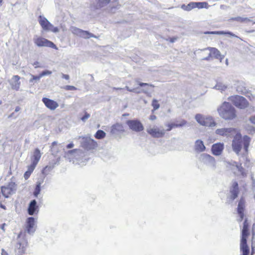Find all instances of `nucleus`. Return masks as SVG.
<instances>
[{"label": "nucleus", "mask_w": 255, "mask_h": 255, "mask_svg": "<svg viewBox=\"0 0 255 255\" xmlns=\"http://www.w3.org/2000/svg\"><path fill=\"white\" fill-rule=\"evenodd\" d=\"M217 112L219 116L225 121H232L237 117L235 108L229 102H223L217 108Z\"/></svg>", "instance_id": "obj_1"}, {"label": "nucleus", "mask_w": 255, "mask_h": 255, "mask_svg": "<svg viewBox=\"0 0 255 255\" xmlns=\"http://www.w3.org/2000/svg\"><path fill=\"white\" fill-rule=\"evenodd\" d=\"M250 140L251 139L248 136L245 135L242 137L241 133L238 131L234 136L232 141V145L233 151L239 155L243 147L244 150L247 152L248 150Z\"/></svg>", "instance_id": "obj_2"}, {"label": "nucleus", "mask_w": 255, "mask_h": 255, "mask_svg": "<svg viewBox=\"0 0 255 255\" xmlns=\"http://www.w3.org/2000/svg\"><path fill=\"white\" fill-rule=\"evenodd\" d=\"M195 119L199 125L202 126L212 128L216 125L214 119L210 116L197 114L195 116Z\"/></svg>", "instance_id": "obj_3"}, {"label": "nucleus", "mask_w": 255, "mask_h": 255, "mask_svg": "<svg viewBox=\"0 0 255 255\" xmlns=\"http://www.w3.org/2000/svg\"><path fill=\"white\" fill-rule=\"evenodd\" d=\"M199 161L208 168L215 170L216 168V161L215 158L207 153H202L199 157Z\"/></svg>", "instance_id": "obj_4"}, {"label": "nucleus", "mask_w": 255, "mask_h": 255, "mask_svg": "<svg viewBox=\"0 0 255 255\" xmlns=\"http://www.w3.org/2000/svg\"><path fill=\"white\" fill-rule=\"evenodd\" d=\"M63 150L64 157L70 161H73V162H75L74 159L79 161L80 157H82L84 155L83 151L79 149H74L66 151L65 149L63 148Z\"/></svg>", "instance_id": "obj_5"}, {"label": "nucleus", "mask_w": 255, "mask_h": 255, "mask_svg": "<svg viewBox=\"0 0 255 255\" xmlns=\"http://www.w3.org/2000/svg\"><path fill=\"white\" fill-rule=\"evenodd\" d=\"M236 107L243 109L249 106L247 100L243 97L238 95L231 96L228 98Z\"/></svg>", "instance_id": "obj_6"}, {"label": "nucleus", "mask_w": 255, "mask_h": 255, "mask_svg": "<svg viewBox=\"0 0 255 255\" xmlns=\"http://www.w3.org/2000/svg\"><path fill=\"white\" fill-rule=\"evenodd\" d=\"M17 190V185L14 182H10L6 186H1V192L4 198L14 194Z\"/></svg>", "instance_id": "obj_7"}, {"label": "nucleus", "mask_w": 255, "mask_h": 255, "mask_svg": "<svg viewBox=\"0 0 255 255\" xmlns=\"http://www.w3.org/2000/svg\"><path fill=\"white\" fill-rule=\"evenodd\" d=\"M147 132L154 138H160L164 136L165 130L156 126H150L146 128Z\"/></svg>", "instance_id": "obj_8"}, {"label": "nucleus", "mask_w": 255, "mask_h": 255, "mask_svg": "<svg viewBox=\"0 0 255 255\" xmlns=\"http://www.w3.org/2000/svg\"><path fill=\"white\" fill-rule=\"evenodd\" d=\"M239 131L237 128H224L217 129L215 133L220 136L227 137L234 136Z\"/></svg>", "instance_id": "obj_9"}, {"label": "nucleus", "mask_w": 255, "mask_h": 255, "mask_svg": "<svg viewBox=\"0 0 255 255\" xmlns=\"http://www.w3.org/2000/svg\"><path fill=\"white\" fill-rule=\"evenodd\" d=\"M69 30L73 34L83 38L87 39L90 37H96L93 34L90 33L89 31L82 30L74 26H70Z\"/></svg>", "instance_id": "obj_10"}, {"label": "nucleus", "mask_w": 255, "mask_h": 255, "mask_svg": "<svg viewBox=\"0 0 255 255\" xmlns=\"http://www.w3.org/2000/svg\"><path fill=\"white\" fill-rule=\"evenodd\" d=\"M34 43L38 47H48L57 49L56 46L51 41L40 37H35L33 39Z\"/></svg>", "instance_id": "obj_11"}, {"label": "nucleus", "mask_w": 255, "mask_h": 255, "mask_svg": "<svg viewBox=\"0 0 255 255\" xmlns=\"http://www.w3.org/2000/svg\"><path fill=\"white\" fill-rule=\"evenodd\" d=\"M126 124L130 129L135 132L141 131L144 129L142 124L138 120H128Z\"/></svg>", "instance_id": "obj_12"}, {"label": "nucleus", "mask_w": 255, "mask_h": 255, "mask_svg": "<svg viewBox=\"0 0 255 255\" xmlns=\"http://www.w3.org/2000/svg\"><path fill=\"white\" fill-rule=\"evenodd\" d=\"M36 220L33 217H28L26 220L25 230L29 235H33L36 229Z\"/></svg>", "instance_id": "obj_13"}, {"label": "nucleus", "mask_w": 255, "mask_h": 255, "mask_svg": "<svg viewBox=\"0 0 255 255\" xmlns=\"http://www.w3.org/2000/svg\"><path fill=\"white\" fill-rule=\"evenodd\" d=\"M124 131V127L122 124L116 123L111 127L110 132L115 136H119Z\"/></svg>", "instance_id": "obj_14"}, {"label": "nucleus", "mask_w": 255, "mask_h": 255, "mask_svg": "<svg viewBox=\"0 0 255 255\" xmlns=\"http://www.w3.org/2000/svg\"><path fill=\"white\" fill-rule=\"evenodd\" d=\"M229 164L231 165L233 167H235L237 170H238L239 172V175L242 178H245L248 175V171L246 170L242 166L241 164H239L235 161H232L231 163H228ZM232 169L234 170V168H232Z\"/></svg>", "instance_id": "obj_15"}, {"label": "nucleus", "mask_w": 255, "mask_h": 255, "mask_svg": "<svg viewBox=\"0 0 255 255\" xmlns=\"http://www.w3.org/2000/svg\"><path fill=\"white\" fill-rule=\"evenodd\" d=\"M245 208V200L243 198H242L238 204L237 212L238 214L240 216V218L238 219L239 222H241L244 218V210Z\"/></svg>", "instance_id": "obj_16"}, {"label": "nucleus", "mask_w": 255, "mask_h": 255, "mask_svg": "<svg viewBox=\"0 0 255 255\" xmlns=\"http://www.w3.org/2000/svg\"><path fill=\"white\" fill-rule=\"evenodd\" d=\"M20 77L18 75L13 76L9 81V83L12 90L16 91H18L20 88V82L19 81Z\"/></svg>", "instance_id": "obj_17"}, {"label": "nucleus", "mask_w": 255, "mask_h": 255, "mask_svg": "<svg viewBox=\"0 0 255 255\" xmlns=\"http://www.w3.org/2000/svg\"><path fill=\"white\" fill-rule=\"evenodd\" d=\"M224 145L223 143L219 142L212 145L211 147L212 153L216 156L220 155L224 149Z\"/></svg>", "instance_id": "obj_18"}, {"label": "nucleus", "mask_w": 255, "mask_h": 255, "mask_svg": "<svg viewBox=\"0 0 255 255\" xmlns=\"http://www.w3.org/2000/svg\"><path fill=\"white\" fill-rule=\"evenodd\" d=\"M208 49L210 50L209 56L203 59L205 60H209L210 57H214L216 59H222L223 56L221 55L220 52L216 48L213 47H209Z\"/></svg>", "instance_id": "obj_19"}, {"label": "nucleus", "mask_w": 255, "mask_h": 255, "mask_svg": "<svg viewBox=\"0 0 255 255\" xmlns=\"http://www.w3.org/2000/svg\"><path fill=\"white\" fill-rule=\"evenodd\" d=\"M42 101L45 106L51 110H55L59 106L56 102L47 98H43Z\"/></svg>", "instance_id": "obj_20"}, {"label": "nucleus", "mask_w": 255, "mask_h": 255, "mask_svg": "<svg viewBox=\"0 0 255 255\" xmlns=\"http://www.w3.org/2000/svg\"><path fill=\"white\" fill-rule=\"evenodd\" d=\"M27 212L29 215H33L38 213V206L37 205V202L35 200H33L30 202Z\"/></svg>", "instance_id": "obj_21"}, {"label": "nucleus", "mask_w": 255, "mask_h": 255, "mask_svg": "<svg viewBox=\"0 0 255 255\" xmlns=\"http://www.w3.org/2000/svg\"><path fill=\"white\" fill-rule=\"evenodd\" d=\"M230 199L232 200H234L235 199H236L239 194V187H238V184L237 182H233L232 186L230 189Z\"/></svg>", "instance_id": "obj_22"}, {"label": "nucleus", "mask_w": 255, "mask_h": 255, "mask_svg": "<svg viewBox=\"0 0 255 255\" xmlns=\"http://www.w3.org/2000/svg\"><path fill=\"white\" fill-rule=\"evenodd\" d=\"M38 21L43 29L45 31H48L49 27L52 26V24L43 16H39Z\"/></svg>", "instance_id": "obj_23"}, {"label": "nucleus", "mask_w": 255, "mask_h": 255, "mask_svg": "<svg viewBox=\"0 0 255 255\" xmlns=\"http://www.w3.org/2000/svg\"><path fill=\"white\" fill-rule=\"evenodd\" d=\"M96 144V142L90 138H83L82 145L83 147L86 149L93 148Z\"/></svg>", "instance_id": "obj_24"}, {"label": "nucleus", "mask_w": 255, "mask_h": 255, "mask_svg": "<svg viewBox=\"0 0 255 255\" xmlns=\"http://www.w3.org/2000/svg\"><path fill=\"white\" fill-rule=\"evenodd\" d=\"M236 90L237 92L242 94H246L248 93V89L246 84L243 81H238L236 84Z\"/></svg>", "instance_id": "obj_25"}, {"label": "nucleus", "mask_w": 255, "mask_h": 255, "mask_svg": "<svg viewBox=\"0 0 255 255\" xmlns=\"http://www.w3.org/2000/svg\"><path fill=\"white\" fill-rule=\"evenodd\" d=\"M247 238L242 237L241 241L240 248L241 250L243 252V255H249V249L247 244Z\"/></svg>", "instance_id": "obj_26"}, {"label": "nucleus", "mask_w": 255, "mask_h": 255, "mask_svg": "<svg viewBox=\"0 0 255 255\" xmlns=\"http://www.w3.org/2000/svg\"><path fill=\"white\" fill-rule=\"evenodd\" d=\"M195 150L199 152H202L205 150L206 147L202 140L198 139L195 142Z\"/></svg>", "instance_id": "obj_27"}, {"label": "nucleus", "mask_w": 255, "mask_h": 255, "mask_svg": "<svg viewBox=\"0 0 255 255\" xmlns=\"http://www.w3.org/2000/svg\"><path fill=\"white\" fill-rule=\"evenodd\" d=\"M41 156V153L38 148H36L33 152V156L31 157L32 163L37 164Z\"/></svg>", "instance_id": "obj_28"}, {"label": "nucleus", "mask_w": 255, "mask_h": 255, "mask_svg": "<svg viewBox=\"0 0 255 255\" xmlns=\"http://www.w3.org/2000/svg\"><path fill=\"white\" fill-rule=\"evenodd\" d=\"M230 21H237L240 22H247L252 21L253 24H255V20H252L251 19L248 17H244L241 16H237L234 17H232L230 19Z\"/></svg>", "instance_id": "obj_29"}, {"label": "nucleus", "mask_w": 255, "mask_h": 255, "mask_svg": "<svg viewBox=\"0 0 255 255\" xmlns=\"http://www.w3.org/2000/svg\"><path fill=\"white\" fill-rule=\"evenodd\" d=\"M206 34H217V35H223V34H228L231 36L237 37L235 34L231 32L227 31L225 32L224 31H206L204 33Z\"/></svg>", "instance_id": "obj_30"}, {"label": "nucleus", "mask_w": 255, "mask_h": 255, "mask_svg": "<svg viewBox=\"0 0 255 255\" xmlns=\"http://www.w3.org/2000/svg\"><path fill=\"white\" fill-rule=\"evenodd\" d=\"M214 88L221 92H225L228 89V85L222 82H217Z\"/></svg>", "instance_id": "obj_31"}, {"label": "nucleus", "mask_w": 255, "mask_h": 255, "mask_svg": "<svg viewBox=\"0 0 255 255\" xmlns=\"http://www.w3.org/2000/svg\"><path fill=\"white\" fill-rule=\"evenodd\" d=\"M249 224L247 220L246 219L244 222L243 228L242 230V237L247 238L249 235L248 232Z\"/></svg>", "instance_id": "obj_32"}, {"label": "nucleus", "mask_w": 255, "mask_h": 255, "mask_svg": "<svg viewBox=\"0 0 255 255\" xmlns=\"http://www.w3.org/2000/svg\"><path fill=\"white\" fill-rule=\"evenodd\" d=\"M110 1L111 0H98L94 7L96 9L103 7L109 3Z\"/></svg>", "instance_id": "obj_33"}, {"label": "nucleus", "mask_w": 255, "mask_h": 255, "mask_svg": "<svg viewBox=\"0 0 255 255\" xmlns=\"http://www.w3.org/2000/svg\"><path fill=\"white\" fill-rule=\"evenodd\" d=\"M195 8H208L209 5L206 2H194Z\"/></svg>", "instance_id": "obj_34"}, {"label": "nucleus", "mask_w": 255, "mask_h": 255, "mask_svg": "<svg viewBox=\"0 0 255 255\" xmlns=\"http://www.w3.org/2000/svg\"><path fill=\"white\" fill-rule=\"evenodd\" d=\"M194 8L195 6L194 2H191L187 5L182 4L181 5V8L186 11H190Z\"/></svg>", "instance_id": "obj_35"}, {"label": "nucleus", "mask_w": 255, "mask_h": 255, "mask_svg": "<svg viewBox=\"0 0 255 255\" xmlns=\"http://www.w3.org/2000/svg\"><path fill=\"white\" fill-rule=\"evenodd\" d=\"M30 75L31 76V78L29 79V83H31L32 85H33L34 83L38 82L41 78L39 74L37 76H35L32 74H30Z\"/></svg>", "instance_id": "obj_36"}, {"label": "nucleus", "mask_w": 255, "mask_h": 255, "mask_svg": "<svg viewBox=\"0 0 255 255\" xmlns=\"http://www.w3.org/2000/svg\"><path fill=\"white\" fill-rule=\"evenodd\" d=\"M41 184V183L40 182H37L36 183V185L34 189V191L33 192V195L35 197H37L38 195L39 194L40 192Z\"/></svg>", "instance_id": "obj_37"}, {"label": "nucleus", "mask_w": 255, "mask_h": 255, "mask_svg": "<svg viewBox=\"0 0 255 255\" xmlns=\"http://www.w3.org/2000/svg\"><path fill=\"white\" fill-rule=\"evenodd\" d=\"M106 136V133L102 130H98L95 135V137L97 139H103Z\"/></svg>", "instance_id": "obj_38"}, {"label": "nucleus", "mask_w": 255, "mask_h": 255, "mask_svg": "<svg viewBox=\"0 0 255 255\" xmlns=\"http://www.w3.org/2000/svg\"><path fill=\"white\" fill-rule=\"evenodd\" d=\"M57 142L54 141L52 143V147L51 148L52 154L53 155H56L58 153V150L57 149L56 147L55 146L57 145Z\"/></svg>", "instance_id": "obj_39"}, {"label": "nucleus", "mask_w": 255, "mask_h": 255, "mask_svg": "<svg viewBox=\"0 0 255 255\" xmlns=\"http://www.w3.org/2000/svg\"><path fill=\"white\" fill-rule=\"evenodd\" d=\"M152 106L153 107L154 110H157L160 107L159 104L158 103L157 101L155 99L153 100L152 103Z\"/></svg>", "instance_id": "obj_40"}, {"label": "nucleus", "mask_w": 255, "mask_h": 255, "mask_svg": "<svg viewBox=\"0 0 255 255\" xmlns=\"http://www.w3.org/2000/svg\"><path fill=\"white\" fill-rule=\"evenodd\" d=\"M36 164H35L31 162V164L28 167L27 172H29L30 174L33 172L34 169H35Z\"/></svg>", "instance_id": "obj_41"}, {"label": "nucleus", "mask_w": 255, "mask_h": 255, "mask_svg": "<svg viewBox=\"0 0 255 255\" xmlns=\"http://www.w3.org/2000/svg\"><path fill=\"white\" fill-rule=\"evenodd\" d=\"M247 97L249 98V99L252 102H255V96L253 95L252 93L249 92L246 94H245Z\"/></svg>", "instance_id": "obj_42"}, {"label": "nucleus", "mask_w": 255, "mask_h": 255, "mask_svg": "<svg viewBox=\"0 0 255 255\" xmlns=\"http://www.w3.org/2000/svg\"><path fill=\"white\" fill-rule=\"evenodd\" d=\"M48 31H51L54 33H57L59 31V29L57 27H54L52 24L51 26L49 27Z\"/></svg>", "instance_id": "obj_43"}, {"label": "nucleus", "mask_w": 255, "mask_h": 255, "mask_svg": "<svg viewBox=\"0 0 255 255\" xmlns=\"http://www.w3.org/2000/svg\"><path fill=\"white\" fill-rule=\"evenodd\" d=\"M52 74V72L49 70H45L42 71L40 74H39L41 78L46 75H49Z\"/></svg>", "instance_id": "obj_44"}, {"label": "nucleus", "mask_w": 255, "mask_h": 255, "mask_svg": "<svg viewBox=\"0 0 255 255\" xmlns=\"http://www.w3.org/2000/svg\"><path fill=\"white\" fill-rule=\"evenodd\" d=\"M187 124V122L186 121L184 120H181L179 121V123L177 124L178 125V127L180 128L185 126Z\"/></svg>", "instance_id": "obj_45"}, {"label": "nucleus", "mask_w": 255, "mask_h": 255, "mask_svg": "<svg viewBox=\"0 0 255 255\" xmlns=\"http://www.w3.org/2000/svg\"><path fill=\"white\" fill-rule=\"evenodd\" d=\"M64 88L66 90H68V91H72V90H77V88L75 87H74L73 86H70V85L65 86Z\"/></svg>", "instance_id": "obj_46"}, {"label": "nucleus", "mask_w": 255, "mask_h": 255, "mask_svg": "<svg viewBox=\"0 0 255 255\" xmlns=\"http://www.w3.org/2000/svg\"><path fill=\"white\" fill-rule=\"evenodd\" d=\"M90 115L87 112H85L84 116L81 118V120L83 122H85L88 119L90 118Z\"/></svg>", "instance_id": "obj_47"}, {"label": "nucleus", "mask_w": 255, "mask_h": 255, "mask_svg": "<svg viewBox=\"0 0 255 255\" xmlns=\"http://www.w3.org/2000/svg\"><path fill=\"white\" fill-rule=\"evenodd\" d=\"M245 165L247 167L249 168L252 166V163L250 162V160L249 159L246 158V162L245 163Z\"/></svg>", "instance_id": "obj_48"}, {"label": "nucleus", "mask_w": 255, "mask_h": 255, "mask_svg": "<svg viewBox=\"0 0 255 255\" xmlns=\"http://www.w3.org/2000/svg\"><path fill=\"white\" fill-rule=\"evenodd\" d=\"M165 126L167 127V128L165 130V131H169L173 128L172 125L171 123L165 124Z\"/></svg>", "instance_id": "obj_49"}, {"label": "nucleus", "mask_w": 255, "mask_h": 255, "mask_svg": "<svg viewBox=\"0 0 255 255\" xmlns=\"http://www.w3.org/2000/svg\"><path fill=\"white\" fill-rule=\"evenodd\" d=\"M138 84L141 86V87H143V86H150V87H153L154 86L151 85V84H149L148 83H141V82H139L138 83Z\"/></svg>", "instance_id": "obj_50"}, {"label": "nucleus", "mask_w": 255, "mask_h": 255, "mask_svg": "<svg viewBox=\"0 0 255 255\" xmlns=\"http://www.w3.org/2000/svg\"><path fill=\"white\" fill-rule=\"evenodd\" d=\"M250 121L254 125H255V115L250 118Z\"/></svg>", "instance_id": "obj_51"}, {"label": "nucleus", "mask_w": 255, "mask_h": 255, "mask_svg": "<svg viewBox=\"0 0 255 255\" xmlns=\"http://www.w3.org/2000/svg\"><path fill=\"white\" fill-rule=\"evenodd\" d=\"M74 146V143L73 142H71L66 145V148L67 149H70V148H73Z\"/></svg>", "instance_id": "obj_52"}, {"label": "nucleus", "mask_w": 255, "mask_h": 255, "mask_svg": "<svg viewBox=\"0 0 255 255\" xmlns=\"http://www.w3.org/2000/svg\"><path fill=\"white\" fill-rule=\"evenodd\" d=\"M31 175V174L29 172H27V171L24 173V177L25 178V179H27L30 175Z\"/></svg>", "instance_id": "obj_53"}, {"label": "nucleus", "mask_w": 255, "mask_h": 255, "mask_svg": "<svg viewBox=\"0 0 255 255\" xmlns=\"http://www.w3.org/2000/svg\"><path fill=\"white\" fill-rule=\"evenodd\" d=\"M248 130L250 133L253 134L255 132V128L253 127H250Z\"/></svg>", "instance_id": "obj_54"}, {"label": "nucleus", "mask_w": 255, "mask_h": 255, "mask_svg": "<svg viewBox=\"0 0 255 255\" xmlns=\"http://www.w3.org/2000/svg\"><path fill=\"white\" fill-rule=\"evenodd\" d=\"M126 89L129 92H135V88L131 89V88H129L128 86H126Z\"/></svg>", "instance_id": "obj_55"}, {"label": "nucleus", "mask_w": 255, "mask_h": 255, "mask_svg": "<svg viewBox=\"0 0 255 255\" xmlns=\"http://www.w3.org/2000/svg\"><path fill=\"white\" fill-rule=\"evenodd\" d=\"M62 77L66 80H68L69 79V76L66 74H62Z\"/></svg>", "instance_id": "obj_56"}, {"label": "nucleus", "mask_w": 255, "mask_h": 255, "mask_svg": "<svg viewBox=\"0 0 255 255\" xmlns=\"http://www.w3.org/2000/svg\"><path fill=\"white\" fill-rule=\"evenodd\" d=\"M156 117L155 116V115H151L150 117H149V119L151 120V121H154L155 120H156Z\"/></svg>", "instance_id": "obj_57"}, {"label": "nucleus", "mask_w": 255, "mask_h": 255, "mask_svg": "<svg viewBox=\"0 0 255 255\" xmlns=\"http://www.w3.org/2000/svg\"><path fill=\"white\" fill-rule=\"evenodd\" d=\"M38 64H39V62L37 61H36L33 63V65L35 66V68H36L37 67H40V66L39 65H38Z\"/></svg>", "instance_id": "obj_58"}, {"label": "nucleus", "mask_w": 255, "mask_h": 255, "mask_svg": "<svg viewBox=\"0 0 255 255\" xmlns=\"http://www.w3.org/2000/svg\"><path fill=\"white\" fill-rule=\"evenodd\" d=\"M172 125V127H173V128H179L178 127V125L177 124H175V123H171Z\"/></svg>", "instance_id": "obj_59"}, {"label": "nucleus", "mask_w": 255, "mask_h": 255, "mask_svg": "<svg viewBox=\"0 0 255 255\" xmlns=\"http://www.w3.org/2000/svg\"><path fill=\"white\" fill-rule=\"evenodd\" d=\"M2 202H0V208H2L3 209H5V206L2 204Z\"/></svg>", "instance_id": "obj_60"}, {"label": "nucleus", "mask_w": 255, "mask_h": 255, "mask_svg": "<svg viewBox=\"0 0 255 255\" xmlns=\"http://www.w3.org/2000/svg\"><path fill=\"white\" fill-rule=\"evenodd\" d=\"M20 108L18 106H17L15 109V112H18V111H20Z\"/></svg>", "instance_id": "obj_61"}, {"label": "nucleus", "mask_w": 255, "mask_h": 255, "mask_svg": "<svg viewBox=\"0 0 255 255\" xmlns=\"http://www.w3.org/2000/svg\"><path fill=\"white\" fill-rule=\"evenodd\" d=\"M50 168V167H49L48 166H46L44 169H43V172H44L45 171H46L47 169H49Z\"/></svg>", "instance_id": "obj_62"}, {"label": "nucleus", "mask_w": 255, "mask_h": 255, "mask_svg": "<svg viewBox=\"0 0 255 255\" xmlns=\"http://www.w3.org/2000/svg\"><path fill=\"white\" fill-rule=\"evenodd\" d=\"M5 225V224H3L1 225V229L2 230H3V231H4V227Z\"/></svg>", "instance_id": "obj_63"}, {"label": "nucleus", "mask_w": 255, "mask_h": 255, "mask_svg": "<svg viewBox=\"0 0 255 255\" xmlns=\"http://www.w3.org/2000/svg\"><path fill=\"white\" fill-rule=\"evenodd\" d=\"M135 92H134V93L138 94V93H140L141 92L140 91H138L137 90V89H136V88H135Z\"/></svg>", "instance_id": "obj_64"}]
</instances>
